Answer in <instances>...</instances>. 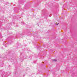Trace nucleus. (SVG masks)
<instances>
[{"mask_svg":"<svg viewBox=\"0 0 77 77\" xmlns=\"http://www.w3.org/2000/svg\"><path fill=\"white\" fill-rule=\"evenodd\" d=\"M55 24L56 25H58V24H59V23H57V24H56V23Z\"/></svg>","mask_w":77,"mask_h":77,"instance_id":"f03ea898","label":"nucleus"},{"mask_svg":"<svg viewBox=\"0 0 77 77\" xmlns=\"http://www.w3.org/2000/svg\"><path fill=\"white\" fill-rule=\"evenodd\" d=\"M53 61H54L55 62H56V61H57V60L54 59L53 60Z\"/></svg>","mask_w":77,"mask_h":77,"instance_id":"f257e3e1","label":"nucleus"}]
</instances>
